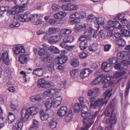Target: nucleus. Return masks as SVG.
Segmentation results:
<instances>
[{
	"instance_id": "nucleus-21",
	"label": "nucleus",
	"mask_w": 130,
	"mask_h": 130,
	"mask_svg": "<svg viewBox=\"0 0 130 130\" xmlns=\"http://www.w3.org/2000/svg\"><path fill=\"white\" fill-rule=\"evenodd\" d=\"M43 95L42 94H40L36 95L33 96H32L30 99L31 101L32 102H34L33 100H34L39 101L41 100L42 99Z\"/></svg>"
},
{
	"instance_id": "nucleus-47",
	"label": "nucleus",
	"mask_w": 130,
	"mask_h": 130,
	"mask_svg": "<svg viewBox=\"0 0 130 130\" xmlns=\"http://www.w3.org/2000/svg\"><path fill=\"white\" fill-rule=\"evenodd\" d=\"M92 30H89L88 32L89 33L93 32V35L92 36V37L93 39H94L96 38L98 35L99 36V35L97 33V30H95L94 29L92 28Z\"/></svg>"
},
{
	"instance_id": "nucleus-27",
	"label": "nucleus",
	"mask_w": 130,
	"mask_h": 130,
	"mask_svg": "<svg viewBox=\"0 0 130 130\" xmlns=\"http://www.w3.org/2000/svg\"><path fill=\"white\" fill-rule=\"evenodd\" d=\"M114 67L116 69H119L120 71H123L125 69L124 68L127 69V66L122 64H115L114 66Z\"/></svg>"
},
{
	"instance_id": "nucleus-60",
	"label": "nucleus",
	"mask_w": 130,
	"mask_h": 130,
	"mask_svg": "<svg viewBox=\"0 0 130 130\" xmlns=\"http://www.w3.org/2000/svg\"><path fill=\"white\" fill-rule=\"evenodd\" d=\"M130 88V81L129 80L127 86V88H126V89L125 91V95L126 96L128 95Z\"/></svg>"
},
{
	"instance_id": "nucleus-61",
	"label": "nucleus",
	"mask_w": 130,
	"mask_h": 130,
	"mask_svg": "<svg viewBox=\"0 0 130 130\" xmlns=\"http://www.w3.org/2000/svg\"><path fill=\"white\" fill-rule=\"evenodd\" d=\"M6 1H13L14 4L17 5H16L18 6L21 4V0H6Z\"/></svg>"
},
{
	"instance_id": "nucleus-9",
	"label": "nucleus",
	"mask_w": 130,
	"mask_h": 130,
	"mask_svg": "<svg viewBox=\"0 0 130 130\" xmlns=\"http://www.w3.org/2000/svg\"><path fill=\"white\" fill-rule=\"evenodd\" d=\"M75 31L76 32H78L79 29L82 30H86V31L87 30L88 31L89 30H92V27L90 24L85 23L78 26L77 27H76V28H75Z\"/></svg>"
},
{
	"instance_id": "nucleus-28",
	"label": "nucleus",
	"mask_w": 130,
	"mask_h": 130,
	"mask_svg": "<svg viewBox=\"0 0 130 130\" xmlns=\"http://www.w3.org/2000/svg\"><path fill=\"white\" fill-rule=\"evenodd\" d=\"M8 121L9 123H12L15 120L14 115L11 112H9L8 114Z\"/></svg>"
},
{
	"instance_id": "nucleus-57",
	"label": "nucleus",
	"mask_w": 130,
	"mask_h": 130,
	"mask_svg": "<svg viewBox=\"0 0 130 130\" xmlns=\"http://www.w3.org/2000/svg\"><path fill=\"white\" fill-rule=\"evenodd\" d=\"M115 37L117 39L119 40L122 38L123 35L121 34L118 32H115L114 34Z\"/></svg>"
},
{
	"instance_id": "nucleus-62",
	"label": "nucleus",
	"mask_w": 130,
	"mask_h": 130,
	"mask_svg": "<svg viewBox=\"0 0 130 130\" xmlns=\"http://www.w3.org/2000/svg\"><path fill=\"white\" fill-rule=\"evenodd\" d=\"M79 56L80 58L84 59L87 57L88 54H87L84 53H82L79 54Z\"/></svg>"
},
{
	"instance_id": "nucleus-53",
	"label": "nucleus",
	"mask_w": 130,
	"mask_h": 130,
	"mask_svg": "<svg viewBox=\"0 0 130 130\" xmlns=\"http://www.w3.org/2000/svg\"><path fill=\"white\" fill-rule=\"evenodd\" d=\"M32 125L34 127L38 128L39 126V123L38 121L35 119H34L32 121Z\"/></svg>"
},
{
	"instance_id": "nucleus-45",
	"label": "nucleus",
	"mask_w": 130,
	"mask_h": 130,
	"mask_svg": "<svg viewBox=\"0 0 130 130\" xmlns=\"http://www.w3.org/2000/svg\"><path fill=\"white\" fill-rule=\"evenodd\" d=\"M117 59H118V57H112L110 58L108 61L110 65L112 64H115L118 61Z\"/></svg>"
},
{
	"instance_id": "nucleus-58",
	"label": "nucleus",
	"mask_w": 130,
	"mask_h": 130,
	"mask_svg": "<svg viewBox=\"0 0 130 130\" xmlns=\"http://www.w3.org/2000/svg\"><path fill=\"white\" fill-rule=\"evenodd\" d=\"M88 31L85 32V39L86 40H91L92 39L91 36L90 34H89V32H88ZM90 33H89L90 34Z\"/></svg>"
},
{
	"instance_id": "nucleus-7",
	"label": "nucleus",
	"mask_w": 130,
	"mask_h": 130,
	"mask_svg": "<svg viewBox=\"0 0 130 130\" xmlns=\"http://www.w3.org/2000/svg\"><path fill=\"white\" fill-rule=\"evenodd\" d=\"M77 5L72 3H69L63 5L61 6L62 9L64 10L71 11L75 10L78 8Z\"/></svg>"
},
{
	"instance_id": "nucleus-36",
	"label": "nucleus",
	"mask_w": 130,
	"mask_h": 130,
	"mask_svg": "<svg viewBox=\"0 0 130 130\" xmlns=\"http://www.w3.org/2000/svg\"><path fill=\"white\" fill-rule=\"evenodd\" d=\"M116 43L119 46L123 47L125 45L126 42L123 39L120 38L117 41Z\"/></svg>"
},
{
	"instance_id": "nucleus-18",
	"label": "nucleus",
	"mask_w": 130,
	"mask_h": 130,
	"mask_svg": "<svg viewBox=\"0 0 130 130\" xmlns=\"http://www.w3.org/2000/svg\"><path fill=\"white\" fill-rule=\"evenodd\" d=\"M43 16V14H31L30 17L31 18L30 21L34 23V22L36 21V19H37L42 18Z\"/></svg>"
},
{
	"instance_id": "nucleus-4",
	"label": "nucleus",
	"mask_w": 130,
	"mask_h": 130,
	"mask_svg": "<svg viewBox=\"0 0 130 130\" xmlns=\"http://www.w3.org/2000/svg\"><path fill=\"white\" fill-rule=\"evenodd\" d=\"M38 53L39 56H42V58L43 61L50 62V55L48 52L42 48H40Z\"/></svg>"
},
{
	"instance_id": "nucleus-33",
	"label": "nucleus",
	"mask_w": 130,
	"mask_h": 130,
	"mask_svg": "<svg viewBox=\"0 0 130 130\" xmlns=\"http://www.w3.org/2000/svg\"><path fill=\"white\" fill-rule=\"evenodd\" d=\"M73 118L72 111L70 110L67 115L65 116V120L67 122L69 121Z\"/></svg>"
},
{
	"instance_id": "nucleus-12",
	"label": "nucleus",
	"mask_w": 130,
	"mask_h": 130,
	"mask_svg": "<svg viewBox=\"0 0 130 130\" xmlns=\"http://www.w3.org/2000/svg\"><path fill=\"white\" fill-rule=\"evenodd\" d=\"M130 52L127 51H123L119 52L117 54L118 58H121L123 59L128 58L130 57Z\"/></svg>"
},
{
	"instance_id": "nucleus-24",
	"label": "nucleus",
	"mask_w": 130,
	"mask_h": 130,
	"mask_svg": "<svg viewBox=\"0 0 130 130\" xmlns=\"http://www.w3.org/2000/svg\"><path fill=\"white\" fill-rule=\"evenodd\" d=\"M40 117L42 121H45L49 117L48 114L44 113L43 110H41L40 112Z\"/></svg>"
},
{
	"instance_id": "nucleus-51",
	"label": "nucleus",
	"mask_w": 130,
	"mask_h": 130,
	"mask_svg": "<svg viewBox=\"0 0 130 130\" xmlns=\"http://www.w3.org/2000/svg\"><path fill=\"white\" fill-rule=\"evenodd\" d=\"M54 66V64L52 63H50L48 66V70L52 73L55 71Z\"/></svg>"
},
{
	"instance_id": "nucleus-5",
	"label": "nucleus",
	"mask_w": 130,
	"mask_h": 130,
	"mask_svg": "<svg viewBox=\"0 0 130 130\" xmlns=\"http://www.w3.org/2000/svg\"><path fill=\"white\" fill-rule=\"evenodd\" d=\"M51 82L46 81L44 79H39L38 82V86L42 88H47L51 87L52 85Z\"/></svg>"
},
{
	"instance_id": "nucleus-52",
	"label": "nucleus",
	"mask_w": 130,
	"mask_h": 130,
	"mask_svg": "<svg viewBox=\"0 0 130 130\" xmlns=\"http://www.w3.org/2000/svg\"><path fill=\"white\" fill-rule=\"evenodd\" d=\"M49 90L51 95H53L59 92L60 91V90L58 89H51Z\"/></svg>"
},
{
	"instance_id": "nucleus-40",
	"label": "nucleus",
	"mask_w": 130,
	"mask_h": 130,
	"mask_svg": "<svg viewBox=\"0 0 130 130\" xmlns=\"http://www.w3.org/2000/svg\"><path fill=\"white\" fill-rule=\"evenodd\" d=\"M96 18L95 16L93 14H90L87 17V20L89 22L95 23Z\"/></svg>"
},
{
	"instance_id": "nucleus-11",
	"label": "nucleus",
	"mask_w": 130,
	"mask_h": 130,
	"mask_svg": "<svg viewBox=\"0 0 130 130\" xmlns=\"http://www.w3.org/2000/svg\"><path fill=\"white\" fill-rule=\"evenodd\" d=\"M92 72L91 70L89 69L86 68L82 69L80 73V76L82 79L89 76Z\"/></svg>"
},
{
	"instance_id": "nucleus-42",
	"label": "nucleus",
	"mask_w": 130,
	"mask_h": 130,
	"mask_svg": "<svg viewBox=\"0 0 130 130\" xmlns=\"http://www.w3.org/2000/svg\"><path fill=\"white\" fill-rule=\"evenodd\" d=\"M101 77L100 75L99 77H96L94 80L92 81L91 83V85H96L100 83L102 80Z\"/></svg>"
},
{
	"instance_id": "nucleus-55",
	"label": "nucleus",
	"mask_w": 130,
	"mask_h": 130,
	"mask_svg": "<svg viewBox=\"0 0 130 130\" xmlns=\"http://www.w3.org/2000/svg\"><path fill=\"white\" fill-rule=\"evenodd\" d=\"M100 76L102 77L101 81L102 83H106L108 81V80L107 79V77L103 75H100Z\"/></svg>"
},
{
	"instance_id": "nucleus-59",
	"label": "nucleus",
	"mask_w": 130,
	"mask_h": 130,
	"mask_svg": "<svg viewBox=\"0 0 130 130\" xmlns=\"http://www.w3.org/2000/svg\"><path fill=\"white\" fill-rule=\"evenodd\" d=\"M114 28L120 29L121 28V24L117 21H114Z\"/></svg>"
},
{
	"instance_id": "nucleus-1",
	"label": "nucleus",
	"mask_w": 130,
	"mask_h": 130,
	"mask_svg": "<svg viewBox=\"0 0 130 130\" xmlns=\"http://www.w3.org/2000/svg\"><path fill=\"white\" fill-rule=\"evenodd\" d=\"M39 111V108L36 106L30 107L27 109L22 108L21 111V120L23 122L27 121L30 115H34Z\"/></svg>"
},
{
	"instance_id": "nucleus-6",
	"label": "nucleus",
	"mask_w": 130,
	"mask_h": 130,
	"mask_svg": "<svg viewBox=\"0 0 130 130\" xmlns=\"http://www.w3.org/2000/svg\"><path fill=\"white\" fill-rule=\"evenodd\" d=\"M104 100L103 99H98L95 101L93 104V103L90 104V107H93L94 108H96L98 107L102 106L104 103L106 104L107 103V101H104Z\"/></svg>"
},
{
	"instance_id": "nucleus-54",
	"label": "nucleus",
	"mask_w": 130,
	"mask_h": 130,
	"mask_svg": "<svg viewBox=\"0 0 130 130\" xmlns=\"http://www.w3.org/2000/svg\"><path fill=\"white\" fill-rule=\"evenodd\" d=\"M114 21H110L108 23L107 27L108 29H110L111 28H114Z\"/></svg>"
},
{
	"instance_id": "nucleus-37",
	"label": "nucleus",
	"mask_w": 130,
	"mask_h": 130,
	"mask_svg": "<svg viewBox=\"0 0 130 130\" xmlns=\"http://www.w3.org/2000/svg\"><path fill=\"white\" fill-rule=\"evenodd\" d=\"M98 45L96 44H91L89 47V50L90 51L94 52L97 50Z\"/></svg>"
},
{
	"instance_id": "nucleus-10",
	"label": "nucleus",
	"mask_w": 130,
	"mask_h": 130,
	"mask_svg": "<svg viewBox=\"0 0 130 130\" xmlns=\"http://www.w3.org/2000/svg\"><path fill=\"white\" fill-rule=\"evenodd\" d=\"M12 49L16 55L19 54L21 53H24L25 52L23 47L20 45H16L13 47Z\"/></svg>"
},
{
	"instance_id": "nucleus-31",
	"label": "nucleus",
	"mask_w": 130,
	"mask_h": 130,
	"mask_svg": "<svg viewBox=\"0 0 130 130\" xmlns=\"http://www.w3.org/2000/svg\"><path fill=\"white\" fill-rule=\"evenodd\" d=\"M79 46L81 50H85L88 46L87 41H81L79 45Z\"/></svg>"
},
{
	"instance_id": "nucleus-43",
	"label": "nucleus",
	"mask_w": 130,
	"mask_h": 130,
	"mask_svg": "<svg viewBox=\"0 0 130 130\" xmlns=\"http://www.w3.org/2000/svg\"><path fill=\"white\" fill-rule=\"evenodd\" d=\"M70 74L71 77L72 78H74L77 76L78 75L77 71V70H72L70 71Z\"/></svg>"
},
{
	"instance_id": "nucleus-2",
	"label": "nucleus",
	"mask_w": 130,
	"mask_h": 130,
	"mask_svg": "<svg viewBox=\"0 0 130 130\" xmlns=\"http://www.w3.org/2000/svg\"><path fill=\"white\" fill-rule=\"evenodd\" d=\"M27 15V13H26L23 15H20L18 16H14L13 23L10 25V27L12 28L18 27L20 26V24L17 22L16 18L20 22H29V20L27 19L28 16Z\"/></svg>"
},
{
	"instance_id": "nucleus-39",
	"label": "nucleus",
	"mask_w": 130,
	"mask_h": 130,
	"mask_svg": "<svg viewBox=\"0 0 130 130\" xmlns=\"http://www.w3.org/2000/svg\"><path fill=\"white\" fill-rule=\"evenodd\" d=\"M121 34L125 37L130 36V31L125 29H121L120 30Z\"/></svg>"
},
{
	"instance_id": "nucleus-30",
	"label": "nucleus",
	"mask_w": 130,
	"mask_h": 130,
	"mask_svg": "<svg viewBox=\"0 0 130 130\" xmlns=\"http://www.w3.org/2000/svg\"><path fill=\"white\" fill-rule=\"evenodd\" d=\"M61 20H55L54 19H49L48 23L52 25H56L61 23Z\"/></svg>"
},
{
	"instance_id": "nucleus-34",
	"label": "nucleus",
	"mask_w": 130,
	"mask_h": 130,
	"mask_svg": "<svg viewBox=\"0 0 130 130\" xmlns=\"http://www.w3.org/2000/svg\"><path fill=\"white\" fill-rule=\"evenodd\" d=\"M79 61L76 59H73L71 60L70 64L74 67H76L79 65Z\"/></svg>"
},
{
	"instance_id": "nucleus-63",
	"label": "nucleus",
	"mask_w": 130,
	"mask_h": 130,
	"mask_svg": "<svg viewBox=\"0 0 130 130\" xmlns=\"http://www.w3.org/2000/svg\"><path fill=\"white\" fill-rule=\"evenodd\" d=\"M42 18L37 19L36 21H35L34 22V24L35 25H38L41 24L43 22V21L41 20Z\"/></svg>"
},
{
	"instance_id": "nucleus-48",
	"label": "nucleus",
	"mask_w": 130,
	"mask_h": 130,
	"mask_svg": "<svg viewBox=\"0 0 130 130\" xmlns=\"http://www.w3.org/2000/svg\"><path fill=\"white\" fill-rule=\"evenodd\" d=\"M60 8V6L56 4H54L52 6V9L55 12L58 11Z\"/></svg>"
},
{
	"instance_id": "nucleus-26",
	"label": "nucleus",
	"mask_w": 130,
	"mask_h": 130,
	"mask_svg": "<svg viewBox=\"0 0 130 130\" xmlns=\"http://www.w3.org/2000/svg\"><path fill=\"white\" fill-rule=\"evenodd\" d=\"M116 119L115 115H114L113 116L112 115L110 118H107L106 119V123L108 124L110 123L112 124H115L116 122Z\"/></svg>"
},
{
	"instance_id": "nucleus-15",
	"label": "nucleus",
	"mask_w": 130,
	"mask_h": 130,
	"mask_svg": "<svg viewBox=\"0 0 130 130\" xmlns=\"http://www.w3.org/2000/svg\"><path fill=\"white\" fill-rule=\"evenodd\" d=\"M68 110V109L67 107L65 106H62L58 111L57 115L60 117H63L67 113Z\"/></svg>"
},
{
	"instance_id": "nucleus-50",
	"label": "nucleus",
	"mask_w": 130,
	"mask_h": 130,
	"mask_svg": "<svg viewBox=\"0 0 130 130\" xmlns=\"http://www.w3.org/2000/svg\"><path fill=\"white\" fill-rule=\"evenodd\" d=\"M80 107L78 103L75 104L74 106L73 110L76 112H78L80 111Z\"/></svg>"
},
{
	"instance_id": "nucleus-38",
	"label": "nucleus",
	"mask_w": 130,
	"mask_h": 130,
	"mask_svg": "<svg viewBox=\"0 0 130 130\" xmlns=\"http://www.w3.org/2000/svg\"><path fill=\"white\" fill-rule=\"evenodd\" d=\"M64 40L67 43H71L74 40V37L72 35H70L64 38Z\"/></svg>"
},
{
	"instance_id": "nucleus-19",
	"label": "nucleus",
	"mask_w": 130,
	"mask_h": 130,
	"mask_svg": "<svg viewBox=\"0 0 130 130\" xmlns=\"http://www.w3.org/2000/svg\"><path fill=\"white\" fill-rule=\"evenodd\" d=\"M43 70L42 68H37L35 69L33 72V74L36 76L40 77L43 74Z\"/></svg>"
},
{
	"instance_id": "nucleus-23",
	"label": "nucleus",
	"mask_w": 130,
	"mask_h": 130,
	"mask_svg": "<svg viewBox=\"0 0 130 130\" xmlns=\"http://www.w3.org/2000/svg\"><path fill=\"white\" fill-rule=\"evenodd\" d=\"M17 100L15 99L12 100L11 101L10 106L11 109L13 110H16L18 107L17 105Z\"/></svg>"
},
{
	"instance_id": "nucleus-20",
	"label": "nucleus",
	"mask_w": 130,
	"mask_h": 130,
	"mask_svg": "<svg viewBox=\"0 0 130 130\" xmlns=\"http://www.w3.org/2000/svg\"><path fill=\"white\" fill-rule=\"evenodd\" d=\"M19 60L23 64L26 63L27 61V56L26 55H21L19 57Z\"/></svg>"
},
{
	"instance_id": "nucleus-32",
	"label": "nucleus",
	"mask_w": 130,
	"mask_h": 130,
	"mask_svg": "<svg viewBox=\"0 0 130 130\" xmlns=\"http://www.w3.org/2000/svg\"><path fill=\"white\" fill-rule=\"evenodd\" d=\"M75 13L77 19H82L86 17L85 13L83 12H76Z\"/></svg>"
},
{
	"instance_id": "nucleus-44",
	"label": "nucleus",
	"mask_w": 130,
	"mask_h": 130,
	"mask_svg": "<svg viewBox=\"0 0 130 130\" xmlns=\"http://www.w3.org/2000/svg\"><path fill=\"white\" fill-rule=\"evenodd\" d=\"M57 125V123L56 121L55 120H51L49 123V127L51 128L52 129H53L55 128Z\"/></svg>"
},
{
	"instance_id": "nucleus-64",
	"label": "nucleus",
	"mask_w": 130,
	"mask_h": 130,
	"mask_svg": "<svg viewBox=\"0 0 130 130\" xmlns=\"http://www.w3.org/2000/svg\"><path fill=\"white\" fill-rule=\"evenodd\" d=\"M123 17L122 16V14L120 13L118 14L117 16L115 18V20L118 21L121 20Z\"/></svg>"
},
{
	"instance_id": "nucleus-22",
	"label": "nucleus",
	"mask_w": 130,
	"mask_h": 130,
	"mask_svg": "<svg viewBox=\"0 0 130 130\" xmlns=\"http://www.w3.org/2000/svg\"><path fill=\"white\" fill-rule=\"evenodd\" d=\"M54 98L53 97L51 98H49L46 100L45 105L46 107L48 109L51 108L53 104V99Z\"/></svg>"
},
{
	"instance_id": "nucleus-49",
	"label": "nucleus",
	"mask_w": 130,
	"mask_h": 130,
	"mask_svg": "<svg viewBox=\"0 0 130 130\" xmlns=\"http://www.w3.org/2000/svg\"><path fill=\"white\" fill-rule=\"evenodd\" d=\"M57 30V28L51 27L48 29V33L50 34H51L56 32Z\"/></svg>"
},
{
	"instance_id": "nucleus-56",
	"label": "nucleus",
	"mask_w": 130,
	"mask_h": 130,
	"mask_svg": "<svg viewBox=\"0 0 130 130\" xmlns=\"http://www.w3.org/2000/svg\"><path fill=\"white\" fill-rule=\"evenodd\" d=\"M66 43H67V42L64 40L63 38V41L60 43L59 45L62 48L66 49L67 45L66 44Z\"/></svg>"
},
{
	"instance_id": "nucleus-46",
	"label": "nucleus",
	"mask_w": 130,
	"mask_h": 130,
	"mask_svg": "<svg viewBox=\"0 0 130 130\" xmlns=\"http://www.w3.org/2000/svg\"><path fill=\"white\" fill-rule=\"evenodd\" d=\"M72 30L69 29H63L61 30L62 34L64 35H68L70 34Z\"/></svg>"
},
{
	"instance_id": "nucleus-14",
	"label": "nucleus",
	"mask_w": 130,
	"mask_h": 130,
	"mask_svg": "<svg viewBox=\"0 0 130 130\" xmlns=\"http://www.w3.org/2000/svg\"><path fill=\"white\" fill-rule=\"evenodd\" d=\"M112 65L107 62H104L102 63L101 65V68L102 70L105 72H107L112 68Z\"/></svg>"
},
{
	"instance_id": "nucleus-3",
	"label": "nucleus",
	"mask_w": 130,
	"mask_h": 130,
	"mask_svg": "<svg viewBox=\"0 0 130 130\" xmlns=\"http://www.w3.org/2000/svg\"><path fill=\"white\" fill-rule=\"evenodd\" d=\"M88 110V108L87 107H85L84 108H81V116L83 118L85 117L83 120L85 123L87 121L92 120V119L93 116V113L87 112Z\"/></svg>"
},
{
	"instance_id": "nucleus-35",
	"label": "nucleus",
	"mask_w": 130,
	"mask_h": 130,
	"mask_svg": "<svg viewBox=\"0 0 130 130\" xmlns=\"http://www.w3.org/2000/svg\"><path fill=\"white\" fill-rule=\"evenodd\" d=\"M93 121L92 120H91V121H87V122L85 123L84 122L83 120V124L85 125V127L82 128L81 130H87L89 126V124H90V125H91L93 123Z\"/></svg>"
},
{
	"instance_id": "nucleus-25",
	"label": "nucleus",
	"mask_w": 130,
	"mask_h": 130,
	"mask_svg": "<svg viewBox=\"0 0 130 130\" xmlns=\"http://www.w3.org/2000/svg\"><path fill=\"white\" fill-rule=\"evenodd\" d=\"M124 71L121 72H116L113 75V77L115 78H118L122 76L126 73L127 69L124 68Z\"/></svg>"
},
{
	"instance_id": "nucleus-41",
	"label": "nucleus",
	"mask_w": 130,
	"mask_h": 130,
	"mask_svg": "<svg viewBox=\"0 0 130 130\" xmlns=\"http://www.w3.org/2000/svg\"><path fill=\"white\" fill-rule=\"evenodd\" d=\"M112 89H111L110 90L109 89L108 90L106 91L104 93L103 95L105 96L104 98V100H105L107 96L109 95L108 98H109L112 95V93L110 94L112 91Z\"/></svg>"
},
{
	"instance_id": "nucleus-13",
	"label": "nucleus",
	"mask_w": 130,
	"mask_h": 130,
	"mask_svg": "<svg viewBox=\"0 0 130 130\" xmlns=\"http://www.w3.org/2000/svg\"><path fill=\"white\" fill-rule=\"evenodd\" d=\"M1 59L6 64H9V60L8 52L7 51H5L3 52L1 56Z\"/></svg>"
},
{
	"instance_id": "nucleus-8",
	"label": "nucleus",
	"mask_w": 130,
	"mask_h": 130,
	"mask_svg": "<svg viewBox=\"0 0 130 130\" xmlns=\"http://www.w3.org/2000/svg\"><path fill=\"white\" fill-rule=\"evenodd\" d=\"M113 103H110L106 107L105 114L107 117H110L112 115L113 116L114 115H115L113 113L114 111L113 108Z\"/></svg>"
},
{
	"instance_id": "nucleus-29",
	"label": "nucleus",
	"mask_w": 130,
	"mask_h": 130,
	"mask_svg": "<svg viewBox=\"0 0 130 130\" xmlns=\"http://www.w3.org/2000/svg\"><path fill=\"white\" fill-rule=\"evenodd\" d=\"M104 17H99L96 18L95 24L99 25H103L104 22Z\"/></svg>"
},
{
	"instance_id": "nucleus-17",
	"label": "nucleus",
	"mask_w": 130,
	"mask_h": 130,
	"mask_svg": "<svg viewBox=\"0 0 130 130\" xmlns=\"http://www.w3.org/2000/svg\"><path fill=\"white\" fill-rule=\"evenodd\" d=\"M99 37L102 39H106L109 37L107 31L105 30H101L99 34Z\"/></svg>"
},
{
	"instance_id": "nucleus-16",
	"label": "nucleus",
	"mask_w": 130,
	"mask_h": 130,
	"mask_svg": "<svg viewBox=\"0 0 130 130\" xmlns=\"http://www.w3.org/2000/svg\"><path fill=\"white\" fill-rule=\"evenodd\" d=\"M67 60V58L66 57L64 56L62 57L58 56L55 59V61H56V63L57 64H62L65 63Z\"/></svg>"
}]
</instances>
